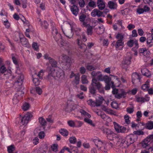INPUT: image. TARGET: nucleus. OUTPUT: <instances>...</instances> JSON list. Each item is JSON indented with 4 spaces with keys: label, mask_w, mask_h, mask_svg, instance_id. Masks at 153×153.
<instances>
[{
    "label": "nucleus",
    "mask_w": 153,
    "mask_h": 153,
    "mask_svg": "<svg viewBox=\"0 0 153 153\" xmlns=\"http://www.w3.org/2000/svg\"><path fill=\"white\" fill-rule=\"evenodd\" d=\"M53 36L56 42H57L62 38L61 36L59 33L57 34L56 35H55V36Z\"/></svg>",
    "instance_id": "obj_52"
},
{
    "label": "nucleus",
    "mask_w": 153,
    "mask_h": 153,
    "mask_svg": "<svg viewBox=\"0 0 153 153\" xmlns=\"http://www.w3.org/2000/svg\"><path fill=\"white\" fill-rule=\"evenodd\" d=\"M150 97H138L136 99L137 101L138 102H147L149 101Z\"/></svg>",
    "instance_id": "obj_18"
},
{
    "label": "nucleus",
    "mask_w": 153,
    "mask_h": 153,
    "mask_svg": "<svg viewBox=\"0 0 153 153\" xmlns=\"http://www.w3.org/2000/svg\"><path fill=\"white\" fill-rule=\"evenodd\" d=\"M116 38L118 39L115 44L116 48L121 49L123 48L124 42H123L124 35L121 33H118L116 36Z\"/></svg>",
    "instance_id": "obj_5"
},
{
    "label": "nucleus",
    "mask_w": 153,
    "mask_h": 153,
    "mask_svg": "<svg viewBox=\"0 0 153 153\" xmlns=\"http://www.w3.org/2000/svg\"><path fill=\"white\" fill-rule=\"evenodd\" d=\"M133 133L134 134L138 135H143L144 134L143 132L141 130L134 131Z\"/></svg>",
    "instance_id": "obj_57"
},
{
    "label": "nucleus",
    "mask_w": 153,
    "mask_h": 153,
    "mask_svg": "<svg viewBox=\"0 0 153 153\" xmlns=\"http://www.w3.org/2000/svg\"><path fill=\"white\" fill-rule=\"evenodd\" d=\"M108 5L109 8L111 9H116L117 7V4L111 1H109L108 2Z\"/></svg>",
    "instance_id": "obj_25"
},
{
    "label": "nucleus",
    "mask_w": 153,
    "mask_h": 153,
    "mask_svg": "<svg viewBox=\"0 0 153 153\" xmlns=\"http://www.w3.org/2000/svg\"><path fill=\"white\" fill-rule=\"evenodd\" d=\"M89 89L90 92L93 94H95L96 89L100 93H104V88L102 84L94 78L92 79Z\"/></svg>",
    "instance_id": "obj_2"
},
{
    "label": "nucleus",
    "mask_w": 153,
    "mask_h": 153,
    "mask_svg": "<svg viewBox=\"0 0 153 153\" xmlns=\"http://www.w3.org/2000/svg\"><path fill=\"white\" fill-rule=\"evenodd\" d=\"M111 80V78L108 76H104L103 77L102 81H104L106 83H110Z\"/></svg>",
    "instance_id": "obj_35"
},
{
    "label": "nucleus",
    "mask_w": 153,
    "mask_h": 153,
    "mask_svg": "<svg viewBox=\"0 0 153 153\" xmlns=\"http://www.w3.org/2000/svg\"><path fill=\"white\" fill-rule=\"evenodd\" d=\"M126 111L129 114L132 113L134 111V107L132 106L131 107H129L126 108Z\"/></svg>",
    "instance_id": "obj_49"
},
{
    "label": "nucleus",
    "mask_w": 153,
    "mask_h": 153,
    "mask_svg": "<svg viewBox=\"0 0 153 153\" xmlns=\"http://www.w3.org/2000/svg\"><path fill=\"white\" fill-rule=\"evenodd\" d=\"M138 52L139 54L142 53L143 55L146 56H148L149 55V51H147L146 48H140L138 49Z\"/></svg>",
    "instance_id": "obj_17"
},
{
    "label": "nucleus",
    "mask_w": 153,
    "mask_h": 153,
    "mask_svg": "<svg viewBox=\"0 0 153 153\" xmlns=\"http://www.w3.org/2000/svg\"><path fill=\"white\" fill-rule=\"evenodd\" d=\"M124 94V91H123L121 93H120L119 92L117 94L115 95V98L117 99H120L123 96Z\"/></svg>",
    "instance_id": "obj_45"
},
{
    "label": "nucleus",
    "mask_w": 153,
    "mask_h": 153,
    "mask_svg": "<svg viewBox=\"0 0 153 153\" xmlns=\"http://www.w3.org/2000/svg\"><path fill=\"white\" fill-rule=\"evenodd\" d=\"M146 46L148 48L153 46V36L152 34L148 35L146 39Z\"/></svg>",
    "instance_id": "obj_11"
},
{
    "label": "nucleus",
    "mask_w": 153,
    "mask_h": 153,
    "mask_svg": "<svg viewBox=\"0 0 153 153\" xmlns=\"http://www.w3.org/2000/svg\"><path fill=\"white\" fill-rule=\"evenodd\" d=\"M20 42L22 45L25 47H28L30 46L27 39L24 36L22 37V38H20Z\"/></svg>",
    "instance_id": "obj_21"
},
{
    "label": "nucleus",
    "mask_w": 153,
    "mask_h": 153,
    "mask_svg": "<svg viewBox=\"0 0 153 153\" xmlns=\"http://www.w3.org/2000/svg\"><path fill=\"white\" fill-rule=\"evenodd\" d=\"M134 47L132 48L131 50H137L139 47V45L138 43V41L136 39H134Z\"/></svg>",
    "instance_id": "obj_36"
},
{
    "label": "nucleus",
    "mask_w": 153,
    "mask_h": 153,
    "mask_svg": "<svg viewBox=\"0 0 153 153\" xmlns=\"http://www.w3.org/2000/svg\"><path fill=\"white\" fill-rule=\"evenodd\" d=\"M149 87V81L148 80L141 87L142 89L145 91H147Z\"/></svg>",
    "instance_id": "obj_29"
},
{
    "label": "nucleus",
    "mask_w": 153,
    "mask_h": 153,
    "mask_svg": "<svg viewBox=\"0 0 153 153\" xmlns=\"http://www.w3.org/2000/svg\"><path fill=\"white\" fill-rule=\"evenodd\" d=\"M46 120L50 123L52 124L53 122V120L52 119L51 116V115H49L48 117L46 118Z\"/></svg>",
    "instance_id": "obj_63"
},
{
    "label": "nucleus",
    "mask_w": 153,
    "mask_h": 153,
    "mask_svg": "<svg viewBox=\"0 0 153 153\" xmlns=\"http://www.w3.org/2000/svg\"><path fill=\"white\" fill-rule=\"evenodd\" d=\"M86 67L87 69L89 71H94L97 69V67L91 65L90 63H88L87 64Z\"/></svg>",
    "instance_id": "obj_28"
},
{
    "label": "nucleus",
    "mask_w": 153,
    "mask_h": 153,
    "mask_svg": "<svg viewBox=\"0 0 153 153\" xmlns=\"http://www.w3.org/2000/svg\"><path fill=\"white\" fill-rule=\"evenodd\" d=\"M62 29L64 34L68 38L67 40L68 41H69V39L72 40L73 39V36L74 35V33L72 32V28L71 27V30L66 29L64 31Z\"/></svg>",
    "instance_id": "obj_9"
},
{
    "label": "nucleus",
    "mask_w": 153,
    "mask_h": 153,
    "mask_svg": "<svg viewBox=\"0 0 153 153\" xmlns=\"http://www.w3.org/2000/svg\"><path fill=\"white\" fill-rule=\"evenodd\" d=\"M75 33L76 35L78 36L79 38H81L80 33V32L81 31V29L78 27H76L74 29V30Z\"/></svg>",
    "instance_id": "obj_41"
},
{
    "label": "nucleus",
    "mask_w": 153,
    "mask_h": 153,
    "mask_svg": "<svg viewBox=\"0 0 153 153\" xmlns=\"http://www.w3.org/2000/svg\"><path fill=\"white\" fill-rule=\"evenodd\" d=\"M90 118H88V117H85L84 119V121L85 122L87 123L90 125L93 126H94L95 125L94 124L92 120L89 119Z\"/></svg>",
    "instance_id": "obj_33"
},
{
    "label": "nucleus",
    "mask_w": 153,
    "mask_h": 153,
    "mask_svg": "<svg viewBox=\"0 0 153 153\" xmlns=\"http://www.w3.org/2000/svg\"><path fill=\"white\" fill-rule=\"evenodd\" d=\"M107 144H108L109 149L114 148L116 146V145L115 144L114 141L111 142V141H109V142H107L106 145Z\"/></svg>",
    "instance_id": "obj_37"
},
{
    "label": "nucleus",
    "mask_w": 153,
    "mask_h": 153,
    "mask_svg": "<svg viewBox=\"0 0 153 153\" xmlns=\"http://www.w3.org/2000/svg\"><path fill=\"white\" fill-rule=\"evenodd\" d=\"M8 153H16L15 151V147L13 145H11L7 147Z\"/></svg>",
    "instance_id": "obj_26"
},
{
    "label": "nucleus",
    "mask_w": 153,
    "mask_h": 153,
    "mask_svg": "<svg viewBox=\"0 0 153 153\" xmlns=\"http://www.w3.org/2000/svg\"><path fill=\"white\" fill-rule=\"evenodd\" d=\"M88 104L91 107H95V102L93 101L92 99H90L87 101Z\"/></svg>",
    "instance_id": "obj_43"
},
{
    "label": "nucleus",
    "mask_w": 153,
    "mask_h": 153,
    "mask_svg": "<svg viewBox=\"0 0 153 153\" xmlns=\"http://www.w3.org/2000/svg\"><path fill=\"white\" fill-rule=\"evenodd\" d=\"M128 55V57L127 59H126V61H125V65L127 64V65H129L131 63V56L129 54V55Z\"/></svg>",
    "instance_id": "obj_55"
},
{
    "label": "nucleus",
    "mask_w": 153,
    "mask_h": 153,
    "mask_svg": "<svg viewBox=\"0 0 153 153\" xmlns=\"http://www.w3.org/2000/svg\"><path fill=\"white\" fill-rule=\"evenodd\" d=\"M114 127L115 130L118 133H124V128L123 126H120L115 122H114Z\"/></svg>",
    "instance_id": "obj_14"
},
{
    "label": "nucleus",
    "mask_w": 153,
    "mask_h": 153,
    "mask_svg": "<svg viewBox=\"0 0 153 153\" xmlns=\"http://www.w3.org/2000/svg\"><path fill=\"white\" fill-rule=\"evenodd\" d=\"M69 142L71 143H75L76 141V138L74 137H72L69 139Z\"/></svg>",
    "instance_id": "obj_51"
},
{
    "label": "nucleus",
    "mask_w": 153,
    "mask_h": 153,
    "mask_svg": "<svg viewBox=\"0 0 153 153\" xmlns=\"http://www.w3.org/2000/svg\"><path fill=\"white\" fill-rule=\"evenodd\" d=\"M17 91V92L14 95H15V97H17L18 99L20 100L23 97L24 92L22 91Z\"/></svg>",
    "instance_id": "obj_30"
},
{
    "label": "nucleus",
    "mask_w": 153,
    "mask_h": 153,
    "mask_svg": "<svg viewBox=\"0 0 153 153\" xmlns=\"http://www.w3.org/2000/svg\"><path fill=\"white\" fill-rule=\"evenodd\" d=\"M78 3L79 6L80 7H83L84 6L85 3L84 0H80V1H79Z\"/></svg>",
    "instance_id": "obj_64"
},
{
    "label": "nucleus",
    "mask_w": 153,
    "mask_h": 153,
    "mask_svg": "<svg viewBox=\"0 0 153 153\" xmlns=\"http://www.w3.org/2000/svg\"><path fill=\"white\" fill-rule=\"evenodd\" d=\"M21 4L24 8H26L27 6V0H21Z\"/></svg>",
    "instance_id": "obj_50"
},
{
    "label": "nucleus",
    "mask_w": 153,
    "mask_h": 153,
    "mask_svg": "<svg viewBox=\"0 0 153 153\" xmlns=\"http://www.w3.org/2000/svg\"><path fill=\"white\" fill-rule=\"evenodd\" d=\"M21 76V79L19 80V82H16L14 84L15 88L17 91H22L24 88L22 86L23 83L22 82V79H23V77L22 76Z\"/></svg>",
    "instance_id": "obj_10"
},
{
    "label": "nucleus",
    "mask_w": 153,
    "mask_h": 153,
    "mask_svg": "<svg viewBox=\"0 0 153 153\" xmlns=\"http://www.w3.org/2000/svg\"><path fill=\"white\" fill-rule=\"evenodd\" d=\"M129 118V117L128 115H125V122L127 124H129L130 123Z\"/></svg>",
    "instance_id": "obj_56"
},
{
    "label": "nucleus",
    "mask_w": 153,
    "mask_h": 153,
    "mask_svg": "<svg viewBox=\"0 0 153 153\" xmlns=\"http://www.w3.org/2000/svg\"><path fill=\"white\" fill-rule=\"evenodd\" d=\"M93 141L98 150H101L102 145L103 144L105 146L106 145L107 142L105 140L101 141L98 139H94Z\"/></svg>",
    "instance_id": "obj_8"
},
{
    "label": "nucleus",
    "mask_w": 153,
    "mask_h": 153,
    "mask_svg": "<svg viewBox=\"0 0 153 153\" xmlns=\"http://www.w3.org/2000/svg\"><path fill=\"white\" fill-rule=\"evenodd\" d=\"M93 27L89 26L87 29V33L88 35H91L92 33Z\"/></svg>",
    "instance_id": "obj_46"
},
{
    "label": "nucleus",
    "mask_w": 153,
    "mask_h": 153,
    "mask_svg": "<svg viewBox=\"0 0 153 153\" xmlns=\"http://www.w3.org/2000/svg\"><path fill=\"white\" fill-rule=\"evenodd\" d=\"M52 33L53 36H55L57 34L59 33L56 27L54 26L52 27Z\"/></svg>",
    "instance_id": "obj_48"
},
{
    "label": "nucleus",
    "mask_w": 153,
    "mask_h": 153,
    "mask_svg": "<svg viewBox=\"0 0 153 153\" xmlns=\"http://www.w3.org/2000/svg\"><path fill=\"white\" fill-rule=\"evenodd\" d=\"M97 6L100 10H102L105 7V3L102 1L100 0H98L97 2Z\"/></svg>",
    "instance_id": "obj_23"
},
{
    "label": "nucleus",
    "mask_w": 153,
    "mask_h": 153,
    "mask_svg": "<svg viewBox=\"0 0 153 153\" xmlns=\"http://www.w3.org/2000/svg\"><path fill=\"white\" fill-rule=\"evenodd\" d=\"M49 62L52 67H56L57 66V62L52 58L49 60Z\"/></svg>",
    "instance_id": "obj_32"
},
{
    "label": "nucleus",
    "mask_w": 153,
    "mask_h": 153,
    "mask_svg": "<svg viewBox=\"0 0 153 153\" xmlns=\"http://www.w3.org/2000/svg\"><path fill=\"white\" fill-rule=\"evenodd\" d=\"M35 90L36 92L39 95L41 94L42 92V89L39 87H36L35 88Z\"/></svg>",
    "instance_id": "obj_61"
},
{
    "label": "nucleus",
    "mask_w": 153,
    "mask_h": 153,
    "mask_svg": "<svg viewBox=\"0 0 153 153\" xmlns=\"http://www.w3.org/2000/svg\"><path fill=\"white\" fill-rule=\"evenodd\" d=\"M104 100L103 97H99L98 99H97L95 102V106L98 107L100 106L102 103L103 101Z\"/></svg>",
    "instance_id": "obj_19"
},
{
    "label": "nucleus",
    "mask_w": 153,
    "mask_h": 153,
    "mask_svg": "<svg viewBox=\"0 0 153 153\" xmlns=\"http://www.w3.org/2000/svg\"><path fill=\"white\" fill-rule=\"evenodd\" d=\"M39 122L42 126H44L46 124V122L44 119L42 117L39 118Z\"/></svg>",
    "instance_id": "obj_40"
},
{
    "label": "nucleus",
    "mask_w": 153,
    "mask_h": 153,
    "mask_svg": "<svg viewBox=\"0 0 153 153\" xmlns=\"http://www.w3.org/2000/svg\"><path fill=\"white\" fill-rule=\"evenodd\" d=\"M60 133L64 136H67L68 134L67 130L64 128L61 129L59 131Z\"/></svg>",
    "instance_id": "obj_34"
},
{
    "label": "nucleus",
    "mask_w": 153,
    "mask_h": 153,
    "mask_svg": "<svg viewBox=\"0 0 153 153\" xmlns=\"http://www.w3.org/2000/svg\"><path fill=\"white\" fill-rule=\"evenodd\" d=\"M86 71V69L84 67H81L79 68L80 73L82 74H84Z\"/></svg>",
    "instance_id": "obj_62"
},
{
    "label": "nucleus",
    "mask_w": 153,
    "mask_h": 153,
    "mask_svg": "<svg viewBox=\"0 0 153 153\" xmlns=\"http://www.w3.org/2000/svg\"><path fill=\"white\" fill-rule=\"evenodd\" d=\"M149 143L147 141L146 139H145L143 141L142 143V146L144 148H147L148 147V149H149V148L150 147L149 146Z\"/></svg>",
    "instance_id": "obj_27"
},
{
    "label": "nucleus",
    "mask_w": 153,
    "mask_h": 153,
    "mask_svg": "<svg viewBox=\"0 0 153 153\" xmlns=\"http://www.w3.org/2000/svg\"><path fill=\"white\" fill-rule=\"evenodd\" d=\"M71 42V40L70 41ZM57 43L60 47H63L68 52V53H70V51L72 49V46L69 42L68 41L65 43L63 39L61 38L57 42Z\"/></svg>",
    "instance_id": "obj_4"
},
{
    "label": "nucleus",
    "mask_w": 153,
    "mask_h": 153,
    "mask_svg": "<svg viewBox=\"0 0 153 153\" xmlns=\"http://www.w3.org/2000/svg\"><path fill=\"white\" fill-rule=\"evenodd\" d=\"M68 125L71 127H75V124L74 121L70 120L68 121Z\"/></svg>",
    "instance_id": "obj_54"
},
{
    "label": "nucleus",
    "mask_w": 153,
    "mask_h": 153,
    "mask_svg": "<svg viewBox=\"0 0 153 153\" xmlns=\"http://www.w3.org/2000/svg\"><path fill=\"white\" fill-rule=\"evenodd\" d=\"M131 136V135H128L126 137V144L127 145V147L133 142Z\"/></svg>",
    "instance_id": "obj_24"
},
{
    "label": "nucleus",
    "mask_w": 153,
    "mask_h": 153,
    "mask_svg": "<svg viewBox=\"0 0 153 153\" xmlns=\"http://www.w3.org/2000/svg\"><path fill=\"white\" fill-rule=\"evenodd\" d=\"M30 107V104L27 103H25L23 104L22 106V109L24 111L27 110Z\"/></svg>",
    "instance_id": "obj_42"
},
{
    "label": "nucleus",
    "mask_w": 153,
    "mask_h": 153,
    "mask_svg": "<svg viewBox=\"0 0 153 153\" xmlns=\"http://www.w3.org/2000/svg\"><path fill=\"white\" fill-rule=\"evenodd\" d=\"M79 112L81 113L82 115H84L85 117H88V118H90L91 117V115L90 114L83 109H80Z\"/></svg>",
    "instance_id": "obj_31"
},
{
    "label": "nucleus",
    "mask_w": 153,
    "mask_h": 153,
    "mask_svg": "<svg viewBox=\"0 0 153 153\" xmlns=\"http://www.w3.org/2000/svg\"><path fill=\"white\" fill-rule=\"evenodd\" d=\"M57 144H53L51 147L52 151L55 152H56L57 151Z\"/></svg>",
    "instance_id": "obj_58"
},
{
    "label": "nucleus",
    "mask_w": 153,
    "mask_h": 153,
    "mask_svg": "<svg viewBox=\"0 0 153 153\" xmlns=\"http://www.w3.org/2000/svg\"><path fill=\"white\" fill-rule=\"evenodd\" d=\"M132 81L133 84L140 82V77L139 75L137 73H134L132 75Z\"/></svg>",
    "instance_id": "obj_12"
},
{
    "label": "nucleus",
    "mask_w": 153,
    "mask_h": 153,
    "mask_svg": "<svg viewBox=\"0 0 153 153\" xmlns=\"http://www.w3.org/2000/svg\"><path fill=\"white\" fill-rule=\"evenodd\" d=\"M103 14V12H102L97 9L93 10L91 13V15L93 17L97 16L98 17L101 16Z\"/></svg>",
    "instance_id": "obj_13"
},
{
    "label": "nucleus",
    "mask_w": 153,
    "mask_h": 153,
    "mask_svg": "<svg viewBox=\"0 0 153 153\" xmlns=\"http://www.w3.org/2000/svg\"><path fill=\"white\" fill-rule=\"evenodd\" d=\"M108 139L110 141L113 142L115 140H117L118 137V135L114 133H113L112 131L110 132L107 136ZM119 144L120 146L122 148H124V140L123 138H119L118 141H117Z\"/></svg>",
    "instance_id": "obj_3"
},
{
    "label": "nucleus",
    "mask_w": 153,
    "mask_h": 153,
    "mask_svg": "<svg viewBox=\"0 0 153 153\" xmlns=\"http://www.w3.org/2000/svg\"><path fill=\"white\" fill-rule=\"evenodd\" d=\"M46 71L48 73L47 78L49 79H51L52 78H56L58 80H61L64 77V71L59 68H57L56 70H54L51 66H48Z\"/></svg>",
    "instance_id": "obj_1"
},
{
    "label": "nucleus",
    "mask_w": 153,
    "mask_h": 153,
    "mask_svg": "<svg viewBox=\"0 0 153 153\" xmlns=\"http://www.w3.org/2000/svg\"><path fill=\"white\" fill-rule=\"evenodd\" d=\"M87 18V16L85 13H81L79 16V20L80 22H83V25H86V23L84 22L85 20Z\"/></svg>",
    "instance_id": "obj_22"
},
{
    "label": "nucleus",
    "mask_w": 153,
    "mask_h": 153,
    "mask_svg": "<svg viewBox=\"0 0 153 153\" xmlns=\"http://www.w3.org/2000/svg\"><path fill=\"white\" fill-rule=\"evenodd\" d=\"M70 9L72 13L75 16H76L79 11L78 7L75 5H74L71 7Z\"/></svg>",
    "instance_id": "obj_16"
},
{
    "label": "nucleus",
    "mask_w": 153,
    "mask_h": 153,
    "mask_svg": "<svg viewBox=\"0 0 153 153\" xmlns=\"http://www.w3.org/2000/svg\"><path fill=\"white\" fill-rule=\"evenodd\" d=\"M23 36V35L22 34L19 33L16 34V36L14 37V39L15 41H20V38H22V37Z\"/></svg>",
    "instance_id": "obj_38"
},
{
    "label": "nucleus",
    "mask_w": 153,
    "mask_h": 153,
    "mask_svg": "<svg viewBox=\"0 0 153 153\" xmlns=\"http://www.w3.org/2000/svg\"><path fill=\"white\" fill-rule=\"evenodd\" d=\"M33 82L35 85H38L40 83L39 81L37 78H33Z\"/></svg>",
    "instance_id": "obj_59"
},
{
    "label": "nucleus",
    "mask_w": 153,
    "mask_h": 153,
    "mask_svg": "<svg viewBox=\"0 0 153 153\" xmlns=\"http://www.w3.org/2000/svg\"><path fill=\"white\" fill-rule=\"evenodd\" d=\"M81 81L82 84H85L88 83V81L87 79V76L85 75H83L81 77Z\"/></svg>",
    "instance_id": "obj_39"
},
{
    "label": "nucleus",
    "mask_w": 153,
    "mask_h": 153,
    "mask_svg": "<svg viewBox=\"0 0 153 153\" xmlns=\"http://www.w3.org/2000/svg\"><path fill=\"white\" fill-rule=\"evenodd\" d=\"M19 100H20L19 99H18V98L17 97H15V95H14L13 99V103L14 104H16L18 102Z\"/></svg>",
    "instance_id": "obj_60"
},
{
    "label": "nucleus",
    "mask_w": 153,
    "mask_h": 153,
    "mask_svg": "<svg viewBox=\"0 0 153 153\" xmlns=\"http://www.w3.org/2000/svg\"><path fill=\"white\" fill-rule=\"evenodd\" d=\"M134 39H130L127 42V45L129 47H132L134 45Z\"/></svg>",
    "instance_id": "obj_44"
},
{
    "label": "nucleus",
    "mask_w": 153,
    "mask_h": 153,
    "mask_svg": "<svg viewBox=\"0 0 153 153\" xmlns=\"http://www.w3.org/2000/svg\"><path fill=\"white\" fill-rule=\"evenodd\" d=\"M146 70L147 71H148V69H143V70H141V72L142 74H143V75H144V76H146L148 77H150V76H151V74L150 73L146 72L144 73L143 72V71H145Z\"/></svg>",
    "instance_id": "obj_53"
},
{
    "label": "nucleus",
    "mask_w": 153,
    "mask_h": 153,
    "mask_svg": "<svg viewBox=\"0 0 153 153\" xmlns=\"http://www.w3.org/2000/svg\"><path fill=\"white\" fill-rule=\"evenodd\" d=\"M20 69L19 67H17V69L16 70V73L17 74V75L16 76V79L17 80L16 82H19V80L21 79V77L22 76L23 77V79H22V82H23V80L24 79V76L23 74L21 73V72L20 71Z\"/></svg>",
    "instance_id": "obj_15"
},
{
    "label": "nucleus",
    "mask_w": 153,
    "mask_h": 153,
    "mask_svg": "<svg viewBox=\"0 0 153 153\" xmlns=\"http://www.w3.org/2000/svg\"><path fill=\"white\" fill-rule=\"evenodd\" d=\"M63 62L65 65L64 68L66 69L69 68L71 65V59L70 58L66 55L62 54V55Z\"/></svg>",
    "instance_id": "obj_7"
},
{
    "label": "nucleus",
    "mask_w": 153,
    "mask_h": 153,
    "mask_svg": "<svg viewBox=\"0 0 153 153\" xmlns=\"http://www.w3.org/2000/svg\"><path fill=\"white\" fill-rule=\"evenodd\" d=\"M145 128L148 130L153 129V122L151 121H148L145 124Z\"/></svg>",
    "instance_id": "obj_20"
},
{
    "label": "nucleus",
    "mask_w": 153,
    "mask_h": 153,
    "mask_svg": "<svg viewBox=\"0 0 153 153\" xmlns=\"http://www.w3.org/2000/svg\"><path fill=\"white\" fill-rule=\"evenodd\" d=\"M32 117L33 115L30 113L29 112H27V114H25V116L21 119L20 124V126H25L28 123L30 119Z\"/></svg>",
    "instance_id": "obj_6"
},
{
    "label": "nucleus",
    "mask_w": 153,
    "mask_h": 153,
    "mask_svg": "<svg viewBox=\"0 0 153 153\" xmlns=\"http://www.w3.org/2000/svg\"><path fill=\"white\" fill-rule=\"evenodd\" d=\"M146 139L148 141L149 143L152 142H153V134L148 136Z\"/></svg>",
    "instance_id": "obj_47"
}]
</instances>
